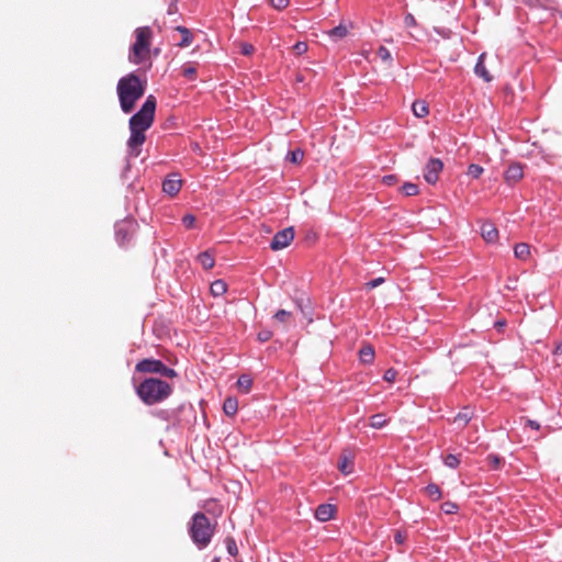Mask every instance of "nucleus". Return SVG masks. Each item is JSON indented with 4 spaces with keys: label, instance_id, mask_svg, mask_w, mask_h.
<instances>
[{
    "label": "nucleus",
    "instance_id": "nucleus-16",
    "mask_svg": "<svg viewBox=\"0 0 562 562\" xmlns=\"http://www.w3.org/2000/svg\"><path fill=\"white\" fill-rule=\"evenodd\" d=\"M252 384V376L248 373L240 374L236 382L238 391L243 394H248L251 391Z\"/></svg>",
    "mask_w": 562,
    "mask_h": 562
},
{
    "label": "nucleus",
    "instance_id": "nucleus-32",
    "mask_svg": "<svg viewBox=\"0 0 562 562\" xmlns=\"http://www.w3.org/2000/svg\"><path fill=\"white\" fill-rule=\"evenodd\" d=\"M401 191L406 195V196H415L418 194L419 192V189H418V186L415 184V183H412V182H406L402 186L401 188Z\"/></svg>",
    "mask_w": 562,
    "mask_h": 562
},
{
    "label": "nucleus",
    "instance_id": "nucleus-50",
    "mask_svg": "<svg viewBox=\"0 0 562 562\" xmlns=\"http://www.w3.org/2000/svg\"><path fill=\"white\" fill-rule=\"evenodd\" d=\"M494 326H495V328L501 330L503 327L506 326V321L505 319H499V321L495 322Z\"/></svg>",
    "mask_w": 562,
    "mask_h": 562
},
{
    "label": "nucleus",
    "instance_id": "nucleus-34",
    "mask_svg": "<svg viewBox=\"0 0 562 562\" xmlns=\"http://www.w3.org/2000/svg\"><path fill=\"white\" fill-rule=\"evenodd\" d=\"M348 34V30L345 25L340 24L328 32L330 37L342 38Z\"/></svg>",
    "mask_w": 562,
    "mask_h": 562
},
{
    "label": "nucleus",
    "instance_id": "nucleus-37",
    "mask_svg": "<svg viewBox=\"0 0 562 562\" xmlns=\"http://www.w3.org/2000/svg\"><path fill=\"white\" fill-rule=\"evenodd\" d=\"M397 376V371L393 368L387 369L383 374V380L386 382H394Z\"/></svg>",
    "mask_w": 562,
    "mask_h": 562
},
{
    "label": "nucleus",
    "instance_id": "nucleus-2",
    "mask_svg": "<svg viewBox=\"0 0 562 562\" xmlns=\"http://www.w3.org/2000/svg\"><path fill=\"white\" fill-rule=\"evenodd\" d=\"M145 88V83L135 74H130L119 80L116 90L124 113L133 111L136 102L144 95Z\"/></svg>",
    "mask_w": 562,
    "mask_h": 562
},
{
    "label": "nucleus",
    "instance_id": "nucleus-6",
    "mask_svg": "<svg viewBox=\"0 0 562 562\" xmlns=\"http://www.w3.org/2000/svg\"><path fill=\"white\" fill-rule=\"evenodd\" d=\"M136 371L144 373H158L166 378L177 376V372L172 368L167 367L161 360L153 358L140 360L136 364Z\"/></svg>",
    "mask_w": 562,
    "mask_h": 562
},
{
    "label": "nucleus",
    "instance_id": "nucleus-10",
    "mask_svg": "<svg viewBox=\"0 0 562 562\" xmlns=\"http://www.w3.org/2000/svg\"><path fill=\"white\" fill-rule=\"evenodd\" d=\"M171 411H173L176 416L179 418V426H182L184 423H189L191 417H195L194 407L190 403L183 402L176 407H171Z\"/></svg>",
    "mask_w": 562,
    "mask_h": 562
},
{
    "label": "nucleus",
    "instance_id": "nucleus-28",
    "mask_svg": "<svg viewBox=\"0 0 562 562\" xmlns=\"http://www.w3.org/2000/svg\"><path fill=\"white\" fill-rule=\"evenodd\" d=\"M486 462L492 470H498L504 464V458L498 454L490 453L486 457Z\"/></svg>",
    "mask_w": 562,
    "mask_h": 562
},
{
    "label": "nucleus",
    "instance_id": "nucleus-52",
    "mask_svg": "<svg viewBox=\"0 0 562 562\" xmlns=\"http://www.w3.org/2000/svg\"><path fill=\"white\" fill-rule=\"evenodd\" d=\"M554 351H562V341L557 345Z\"/></svg>",
    "mask_w": 562,
    "mask_h": 562
},
{
    "label": "nucleus",
    "instance_id": "nucleus-1",
    "mask_svg": "<svg viewBox=\"0 0 562 562\" xmlns=\"http://www.w3.org/2000/svg\"><path fill=\"white\" fill-rule=\"evenodd\" d=\"M156 111V98L148 95L142 108L136 112L128 122L131 136L127 140L130 156L138 157L140 147L146 140V131L154 123Z\"/></svg>",
    "mask_w": 562,
    "mask_h": 562
},
{
    "label": "nucleus",
    "instance_id": "nucleus-35",
    "mask_svg": "<svg viewBox=\"0 0 562 562\" xmlns=\"http://www.w3.org/2000/svg\"><path fill=\"white\" fill-rule=\"evenodd\" d=\"M376 54L381 58L382 61L391 64L392 55L386 47L380 46Z\"/></svg>",
    "mask_w": 562,
    "mask_h": 562
},
{
    "label": "nucleus",
    "instance_id": "nucleus-42",
    "mask_svg": "<svg viewBox=\"0 0 562 562\" xmlns=\"http://www.w3.org/2000/svg\"><path fill=\"white\" fill-rule=\"evenodd\" d=\"M404 24L406 27H415L417 26L416 19L412 13H407L404 18Z\"/></svg>",
    "mask_w": 562,
    "mask_h": 562
},
{
    "label": "nucleus",
    "instance_id": "nucleus-49",
    "mask_svg": "<svg viewBox=\"0 0 562 562\" xmlns=\"http://www.w3.org/2000/svg\"><path fill=\"white\" fill-rule=\"evenodd\" d=\"M395 181H396V176H393V175L385 176L383 178V182L389 184V186H392L393 183H395Z\"/></svg>",
    "mask_w": 562,
    "mask_h": 562
},
{
    "label": "nucleus",
    "instance_id": "nucleus-47",
    "mask_svg": "<svg viewBox=\"0 0 562 562\" xmlns=\"http://www.w3.org/2000/svg\"><path fill=\"white\" fill-rule=\"evenodd\" d=\"M272 334L269 330H263L258 334V339L260 341H268L271 338Z\"/></svg>",
    "mask_w": 562,
    "mask_h": 562
},
{
    "label": "nucleus",
    "instance_id": "nucleus-25",
    "mask_svg": "<svg viewBox=\"0 0 562 562\" xmlns=\"http://www.w3.org/2000/svg\"><path fill=\"white\" fill-rule=\"evenodd\" d=\"M338 469L344 474H350L352 472V458L347 454H341L338 461Z\"/></svg>",
    "mask_w": 562,
    "mask_h": 562
},
{
    "label": "nucleus",
    "instance_id": "nucleus-8",
    "mask_svg": "<svg viewBox=\"0 0 562 562\" xmlns=\"http://www.w3.org/2000/svg\"><path fill=\"white\" fill-rule=\"evenodd\" d=\"M295 324L294 316L291 312L279 310L272 316V327L280 330H286Z\"/></svg>",
    "mask_w": 562,
    "mask_h": 562
},
{
    "label": "nucleus",
    "instance_id": "nucleus-14",
    "mask_svg": "<svg viewBox=\"0 0 562 562\" xmlns=\"http://www.w3.org/2000/svg\"><path fill=\"white\" fill-rule=\"evenodd\" d=\"M151 416L162 422L171 423L173 426H179V418L171 408H160L150 412Z\"/></svg>",
    "mask_w": 562,
    "mask_h": 562
},
{
    "label": "nucleus",
    "instance_id": "nucleus-31",
    "mask_svg": "<svg viewBox=\"0 0 562 562\" xmlns=\"http://www.w3.org/2000/svg\"><path fill=\"white\" fill-rule=\"evenodd\" d=\"M304 158V151L300 148L291 150L286 155V160L292 164H300Z\"/></svg>",
    "mask_w": 562,
    "mask_h": 562
},
{
    "label": "nucleus",
    "instance_id": "nucleus-4",
    "mask_svg": "<svg viewBox=\"0 0 562 562\" xmlns=\"http://www.w3.org/2000/svg\"><path fill=\"white\" fill-rule=\"evenodd\" d=\"M172 386L158 378H145L137 386L136 394L145 405L164 402L172 394Z\"/></svg>",
    "mask_w": 562,
    "mask_h": 562
},
{
    "label": "nucleus",
    "instance_id": "nucleus-20",
    "mask_svg": "<svg viewBox=\"0 0 562 562\" xmlns=\"http://www.w3.org/2000/svg\"><path fill=\"white\" fill-rule=\"evenodd\" d=\"M484 58H485V53L480 55L479 60L475 65L474 71L477 76L482 77L485 81L488 82L492 80V76L490 75V72L487 71V69L484 65Z\"/></svg>",
    "mask_w": 562,
    "mask_h": 562
},
{
    "label": "nucleus",
    "instance_id": "nucleus-15",
    "mask_svg": "<svg viewBox=\"0 0 562 562\" xmlns=\"http://www.w3.org/2000/svg\"><path fill=\"white\" fill-rule=\"evenodd\" d=\"M481 235L487 243H494L498 238V231L492 223H484L481 227Z\"/></svg>",
    "mask_w": 562,
    "mask_h": 562
},
{
    "label": "nucleus",
    "instance_id": "nucleus-24",
    "mask_svg": "<svg viewBox=\"0 0 562 562\" xmlns=\"http://www.w3.org/2000/svg\"><path fill=\"white\" fill-rule=\"evenodd\" d=\"M515 257L520 260H527L530 256V246L526 243H519L514 248Z\"/></svg>",
    "mask_w": 562,
    "mask_h": 562
},
{
    "label": "nucleus",
    "instance_id": "nucleus-21",
    "mask_svg": "<svg viewBox=\"0 0 562 562\" xmlns=\"http://www.w3.org/2000/svg\"><path fill=\"white\" fill-rule=\"evenodd\" d=\"M425 494L434 502L439 501L442 497L441 488L436 483H429L424 488Z\"/></svg>",
    "mask_w": 562,
    "mask_h": 562
},
{
    "label": "nucleus",
    "instance_id": "nucleus-40",
    "mask_svg": "<svg viewBox=\"0 0 562 562\" xmlns=\"http://www.w3.org/2000/svg\"><path fill=\"white\" fill-rule=\"evenodd\" d=\"M293 50L296 55H302L307 52V44L305 42H297L293 46Z\"/></svg>",
    "mask_w": 562,
    "mask_h": 562
},
{
    "label": "nucleus",
    "instance_id": "nucleus-26",
    "mask_svg": "<svg viewBox=\"0 0 562 562\" xmlns=\"http://www.w3.org/2000/svg\"><path fill=\"white\" fill-rule=\"evenodd\" d=\"M227 291V285L223 280H215L211 283L210 292L213 296H221Z\"/></svg>",
    "mask_w": 562,
    "mask_h": 562
},
{
    "label": "nucleus",
    "instance_id": "nucleus-7",
    "mask_svg": "<svg viewBox=\"0 0 562 562\" xmlns=\"http://www.w3.org/2000/svg\"><path fill=\"white\" fill-rule=\"evenodd\" d=\"M294 235L293 227H286L278 232L271 240L270 248L272 250H281L288 247L294 239Z\"/></svg>",
    "mask_w": 562,
    "mask_h": 562
},
{
    "label": "nucleus",
    "instance_id": "nucleus-43",
    "mask_svg": "<svg viewBox=\"0 0 562 562\" xmlns=\"http://www.w3.org/2000/svg\"><path fill=\"white\" fill-rule=\"evenodd\" d=\"M182 223L187 228H192L195 223V217L191 214H187L183 216Z\"/></svg>",
    "mask_w": 562,
    "mask_h": 562
},
{
    "label": "nucleus",
    "instance_id": "nucleus-13",
    "mask_svg": "<svg viewBox=\"0 0 562 562\" xmlns=\"http://www.w3.org/2000/svg\"><path fill=\"white\" fill-rule=\"evenodd\" d=\"M182 186V181L178 178L177 175H171L162 182V191L170 196L176 195Z\"/></svg>",
    "mask_w": 562,
    "mask_h": 562
},
{
    "label": "nucleus",
    "instance_id": "nucleus-46",
    "mask_svg": "<svg viewBox=\"0 0 562 562\" xmlns=\"http://www.w3.org/2000/svg\"><path fill=\"white\" fill-rule=\"evenodd\" d=\"M255 48L251 44H243L241 45V53L244 55H251L254 53Z\"/></svg>",
    "mask_w": 562,
    "mask_h": 562
},
{
    "label": "nucleus",
    "instance_id": "nucleus-44",
    "mask_svg": "<svg viewBox=\"0 0 562 562\" xmlns=\"http://www.w3.org/2000/svg\"><path fill=\"white\" fill-rule=\"evenodd\" d=\"M360 361L362 363H372L374 361L375 353H359Z\"/></svg>",
    "mask_w": 562,
    "mask_h": 562
},
{
    "label": "nucleus",
    "instance_id": "nucleus-18",
    "mask_svg": "<svg viewBox=\"0 0 562 562\" xmlns=\"http://www.w3.org/2000/svg\"><path fill=\"white\" fill-rule=\"evenodd\" d=\"M238 411V400L235 396H228L224 400L223 412L226 416L233 417Z\"/></svg>",
    "mask_w": 562,
    "mask_h": 562
},
{
    "label": "nucleus",
    "instance_id": "nucleus-51",
    "mask_svg": "<svg viewBox=\"0 0 562 562\" xmlns=\"http://www.w3.org/2000/svg\"><path fill=\"white\" fill-rule=\"evenodd\" d=\"M359 351H369V352H372L374 351V348L371 346V345H367V346H363L359 349Z\"/></svg>",
    "mask_w": 562,
    "mask_h": 562
},
{
    "label": "nucleus",
    "instance_id": "nucleus-29",
    "mask_svg": "<svg viewBox=\"0 0 562 562\" xmlns=\"http://www.w3.org/2000/svg\"><path fill=\"white\" fill-rule=\"evenodd\" d=\"M224 543L229 555L236 557L238 554V547L236 544L234 537L227 536L224 539Z\"/></svg>",
    "mask_w": 562,
    "mask_h": 562
},
{
    "label": "nucleus",
    "instance_id": "nucleus-38",
    "mask_svg": "<svg viewBox=\"0 0 562 562\" xmlns=\"http://www.w3.org/2000/svg\"><path fill=\"white\" fill-rule=\"evenodd\" d=\"M407 539V532L404 530H396L394 533V542L396 544H403Z\"/></svg>",
    "mask_w": 562,
    "mask_h": 562
},
{
    "label": "nucleus",
    "instance_id": "nucleus-22",
    "mask_svg": "<svg viewBox=\"0 0 562 562\" xmlns=\"http://www.w3.org/2000/svg\"><path fill=\"white\" fill-rule=\"evenodd\" d=\"M198 261L205 270H210L214 267V256L211 251L206 250L198 256Z\"/></svg>",
    "mask_w": 562,
    "mask_h": 562
},
{
    "label": "nucleus",
    "instance_id": "nucleus-53",
    "mask_svg": "<svg viewBox=\"0 0 562 562\" xmlns=\"http://www.w3.org/2000/svg\"><path fill=\"white\" fill-rule=\"evenodd\" d=\"M211 562H221L220 558H214Z\"/></svg>",
    "mask_w": 562,
    "mask_h": 562
},
{
    "label": "nucleus",
    "instance_id": "nucleus-19",
    "mask_svg": "<svg viewBox=\"0 0 562 562\" xmlns=\"http://www.w3.org/2000/svg\"><path fill=\"white\" fill-rule=\"evenodd\" d=\"M473 417V411L470 407H463L461 412H459L454 416V423L461 427H465Z\"/></svg>",
    "mask_w": 562,
    "mask_h": 562
},
{
    "label": "nucleus",
    "instance_id": "nucleus-12",
    "mask_svg": "<svg viewBox=\"0 0 562 562\" xmlns=\"http://www.w3.org/2000/svg\"><path fill=\"white\" fill-rule=\"evenodd\" d=\"M524 177V169L520 164H512L505 171L504 178L508 184H515Z\"/></svg>",
    "mask_w": 562,
    "mask_h": 562
},
{
    "label": "nucleus",
    "instance_id": "nucleus-33",
    "mask_svg": "<svg viewBox=\"0 0 562 562\" xmlns=\"http://www.w3.org/2000/svg\"><path fill=\"white\" fill-rule=\"evenodd\" d=\"M440 508L446 515H452L459 510V505L454 502L447 501L441 504Z\"/></svg>",
    "mask_w": 562,
    "mask_h": 562
},
{
    "label": "nucleus",
    "instance_id": "nucleus-17",
    "mask_svg": "<svg viewBox=\"0 0 562 562\" xmlns=\"http://www.w3.org/2000/svg\"><path fill=\"white\" fill-rule=\"evenodd\" d=\"M175 31L180 33V35H181V38L177 43V46L183 48V47H188L192 44L193 34L191 33V31L189 29L179 25V26L175 27Z\"/></svg>",
    "mask_w": 562,
    "mask_h": 562
},
{
    "label": "nucleus",
    "instance_id": "nucleus-39",
    "mask_svg": "<svg viewBox=\"0 0 562 562\" xmlns=\"http://www.w3.org/2000/svg\"><path fill=\"white\" fill-rule=\"evenodd\" d=\"M270 3L274 9L283 10L289 5L290 0H270Z\"/></svg>",
    "mask_w": 562,
    "mask_h": 562
},
{
    "label": "nucleus",
    "instance_id": "nucleus-36",
    "mask_svg": "<svg viewBox=\"0 0 562 562\" xmlns=\"http://www.w3.org/2000/svg\"><path fill=\"white\" fill-rule=\"evenodd\" d=\"M483 172V168L479 165L472 164L468 168V175L473 178H479Z\"/></svg>",
    "mask_w": 562,
    "mask_h": 562
},
{
    "label": "nucleus",
    "instance_id": "nucleus-30",
    "mask_svg": "<svg viewBox=\"0 0 562 562\" xmlns=\"http://www.w3.org/2000/svg\"><path fill=\"white\" fill-rule=\"evenodd\" d=\"M443 463L450 469H457L460 465V456L448 453L443 457Z\"/></svg>",
    "mask_w": 562,
    "mask_h": 562
},
{
    "label": "nucleus",
    "instance_id": "nucleus-11",
    "mask_svg": "<svg viewBox=\"0 0 562 562\" xmlns=\"http://www.w3.org/2000/svg\"><path fill=\"white\" fill-rule=\"evenodd\" d=\"M336 513L337 508L335 505L324 503L316 507L314 516L318 521L326 522L333 519Z\"/></svg>",
    "mask_w": 562,
    "mask_h": 562
},
{
    "label": "nucleus",
    "instance_id": "nucleus-23",
    "mask_svg": "<svg viewBox=\"0 0 562 562\" xmlns=\"http://www.w3.org/2000/svg\"><path fill=\"white\" fill-rule=\"evenodd\" d=\"M412 110L417 117H425L429 113L428 104L422 100L415 101L412 105Z\"/></svg>",
    "mask_w": 562,
    "mask_h": 562
},
{
    "label": "nucleus",
    "instance_id": "nucleus-41",
    "mask_svg": "<svg viewBox=\"0 0 562 562\" xmlns=\"http://www.w3.org/2000/svg\"><path fill=\"white\" fill-rule=\"evenodd\" d=\"M195 68L189 65L182 67V75L189 79H193L195 76Z\"/></svg>",
    "mask_w": 562,
    "mask_h": 562
},
{
    "label": "nucleus",
    "instance_id": "nucleus-9",
    "mask_svg": "<svg viewBox=\"0 0 562 562\" xmlns=\"http://www.w3.org/2000/svg\"><path fill=\"white\" fill-rule=\"evenodd\" d=\"M443 164L438 158H431L425 168L424 178L425 180L430 183L435 184L439 178V173L442 171Z\"/></svg>",
    "mask_w": 562,
    "mask_h": 562
},
{
    "label": "nucleus",
    "instance_id": "nucleus-27",
    "mask_svg": "<svg viewBox=\"0 0 562 562\" xmlns=\"http://www.w3.org/2000/svg\"><path fill=\"white\" fill-rule=\"evenodd\" d=\"M389 423V420L385 418V415L384 414H374L370 417V423L369 425L374 428V429H381L383 428L386 424Z\"/></svg>",
    "mask_w": 562,
    "mask_h": 562
},
{
    "label": "nucleus",
    "instance_id": "nucleus-48",
    "mask_svg": "<svg viewBox=\"0 0 562 562\" xmlns=\"http://www.w3.org/2000/svg\"><path fill=\"white\" fill-rule=\"evenodd\" d=\"M526 426L530 427L531 429H535V430H539L540 429V423H538L537 420H532V419H527L526 420Z\"/></svg>",
    "mask_w": 562,
    "mask_h": 562
},
{
    "label": "nucleus",
    "instance_id": "nucleus-5",
    "mask_svg": "<svg viewBox=\"0 0 562 562\" xmlns=\"http://www.w3.org/2000/svg\"><path fill=\"white\" fill-rule=\"evenodd\" d=\"M134 34L135 43L131 48L128 59L131 63L139 65L149 57L153 31L149 26H142L137 27Z\"/></svg>",
    "mask_w": 562,
    "mask_h": 562
},
{
    "label": "nucleus",
    "instance_id": "nucleus-45",
    "mask_svg": "<svg viewBox=\"0 0 562 562\" xmlns=\"http://www.w3.org/2000/svg\"><path fill=\"white\" fill-rule=\"evenodd\" d=\"M384 282V279L383 278H376V279H373L371 281H369L366 285L368 289H374L376 286H379L380 284H382Z\"/></svg>",
    "mask_w": 562,
    "mask_h": 562
},
{
    "label": "nucleus",
    "instance_id": "nucleus-3",
    "mask_svg": "<svg viewBox=\"0 0 562 562\" xmlns=\"http://www.w3.org/2000/svg\"><path fill=\"white\" fill-rule=\"evenodd\" d=\"M187 528L193 544L199 550H204L209 547L215 535L216 522L212 524L203 512H196L188 521Z\"/></svg>",
    "mask_w": 562,
    "mask_h": 562
}]
</instances>
